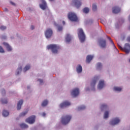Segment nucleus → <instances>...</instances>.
<instances>
[{
  "instance_id": "nucleus-48",
  "label": "nucleus",
  "mask_w": 130,
  "mask_h": 130,
  "mask_svg": "<svg viewBox=\"0 0 130 130\" xmlns=\"http://www.w3.org/2000/svg\"><path fill=\"white\" fill-rule=\"evenodd\" d=\"M2 38H3V39H6V38H7V37H2Z\"/></svg>"
},
{
  "instance_id": "nucleus-26",
  "label": "nucleus",
  "mask_w": 130,
  "mask_h": 130,
  "mask_svg": "<svg viewBox=\"0 0 130 130\" xmlns=\"http://www.w3.org/2000/svg\"><path fill=\"white\" fill-rule=\"evenodd\" d=\"M28 70H30V65H26V66L24 67V69H23V71H24V72H27V71H28Z\"/></svg>"
},
{
  "instance_id": "nucleus-5",
  "label": "nucleus",
  "mask_w": 130,
  "mask_h": 130,
  "mask_svg": "<svg viewBox=\"0 0 130 130\" xmlns=\"http://www.w3.org/2000/svg\"><path fill=\"white\" fill-rule=\"evenodd\" d=\"M72 4L77 9H79L82 6V2L79 0H72Z\"/></svg>"
},
{
  "instance_id": "nucleus-20",
  "label": "nucleus",
  "mask_w": 130,
  "mask_h": 130,
  "mask_svg": "<svg viewBox=\"0 0 130 130\" xmlns=\"http://www.w3.org/2000/svg\"><path fill=\"white\" fill-rule=\"evenodd\" d=\"M107 38H108V39H109V40L110 41L111 43L112 44L114 48H115V49L117 51H118V50H117V49H116V47H115V45H114V43H113V41H112V40H111V38H110V37H107Z\"/></svg>"
},
{
  "instance_id": "nucleus-34",
  "label": "nucleus",
  "mask_w": 130,
  "mask_h": 130,
  "mask_svg": "<svg viewBox=\"0 0 130 130\" xmlns=\"http://www.w3.org/2000/svg\"><path fill=\"white\" fill-rule=\"evenodd\" d=\"M20 72H22V67H20L18 69L16 75H19L20 74Z\"/></svg>"
},
{
  "instance_id": "nucleus-3",
  "label": "nucleus",
  "mask_w": 130,
  "mask_h": 130,
  "mask_svg": "<svg viewBox=\"0 0 130 130\" xmlns=\"http://www.w3.org/2000/svg\"><path fill=\"white\" fill-rule=\"evenodd\" d=\"M47 48L51 49L53 53H57V51H58V49H59L60 47L59 46H57V45L51 44L47 46Z\"/></svg>"
},
{
  "instance_id": "nucleus-27",
  "label": "nucleus",
  "mask_w": 130,
  "mask_h": 130,
  "mask_svg": "<svg viewBox=\"0 0 130 130\" xmlns=\"http://www.w3.org/2000/svg\"><path fill=\"white\" fill-rule=\"evenodd\" d=\"M89 8L87 7L84 8L83 10V12H84L85 14H88V13H89Z\"/></svg>"
},
{
  "instance_id": "nucleus-25",
  "label": "nucleus",
  "mask_w": 130,
  "mask_h": 130,
  "mask_svg": "<svg viewBox=\"0 0 130 130\" xmlns=\"http://www.w3.org/2000/svg\"><path fill=\"white\" fill-rule=\"evenodd\" d=\"M9 113L8 111L4 110L3 112V116H5L6 117V116H8L9 115Z\"/></svg>"
},
{
  "instance_id": "nucleus-40",
  "label": "nucleus",
  "mask_w": 130,
  "mask_h": 130,
  "mask_svg": "<svg viewBox=\"0 0 130 130\" xmlns=\"http://www.w3.org/2000/svg\"><path fill=\"white\" fill-rule=\"evenodd\" d=\"M118 48H119V49H121V50H122L123 48L121 46H120V45H119V44H118Z\"/></svg>"
},
{
  "instance_id": "nucleus-39",
  "label": "nucleus",
  "mask_w": 130,
  "mask_h": 130,
  "mask_svg": "<svg viewBox=\"0 0 130 130\" xmlns=\"http://www.w3.org/2000/svg\"><path fill=\"white\" fill-rule=\"evenodd\" d=\"M58 31H62V26H58Z\"/></svg>"
},
{
  "instance_id": "nucleus-2",
  "label": "nucleus",
  "mask_w": 130,
  "mask_h": 130,
  "mask_svg": "<svg viewBox=\"0 0 130 130\" xmlns=\"http://www.w3.org/2000/svg\"><path fill=\"white\" fill-rule=\"evenodd\" d=\"M68 18L72 22H78V17L74 12H69L68 14Z\"/></svg>"
},
{
  "instance_id": "nucleus-15",
  "label": "nucleus",
  "mask_w": 130,
  "mask_h": 130,
  "mask_svg": "<svg viewBox=\"0 0 130 130\" xmlns=\"http://www.w3.org/2000/svg\"><path fill=\"white\" fill-rule=\"evenodd\" d=\"M92 59H93V56L91 55H88L86 57V62L87 63H90V62Z\"/></svg>"
},
{
  "instance_id": "nucleus-37",
  "label": "nucleus",
  "mask_w": 130,
  "mask_h": 130,
  "mask_svg": "<svg viewBox=\"0 0 130 130\" xmlns=\"http://www.w3.org/2000/svg\"><path fill=\"white\" fill-rule=\"evenodd\" d=\"M0 52L1 53H4L5 52V50H4V48H3V47L1 46H0Z\"/></svg>"
},
{
  "instance_id": "nucleus-17",
  "label": "nucleus",
  "mask_w": 130,
  "mask_h": 130,
  "mask_svg": "<svg viewBox=\"0 0 130 130\" xmlns=\"http://www.w3.org/2000/svg\"><path fill=\"white\" fill-rule=\"evenodd\" d=\"M23 102L24 101L22 100L19 101L17 104V110H20L21 109V106L23 105Z\"/></svg>"
},
{
  "instance_id": "nucleus-10",
  "label": "nucleus",
  "mask_w": 130,
  "mask_h": 130,
  "mask_svg": "<svg viewBox=\"0 0 130 130\" xmlns=\"http://www.w3.org/2000/svg\"><path fill=\"white\" fill-rule=\"evenodd\" d=\"M79 93L80 91L79 90V88H75L71 92V95H72V96L74 97H77V96L79 95Z\"/></svg>"
},
{
  "instance_id": "nucleus-24",
  "label": "nucleus",
  "mask_w": 130,
  "mask_h": 130,
  "mask_svg": "<svg viewBox=\"0 0 130 130\" xmlns=\"http://www.w3.org/2000/svg\"><path fill=\"white\" fill-rule=\"evenodd\" d=\"M48 104V101L47 100H45L43 102V103H42V106L43 107H44V106H46V105H47Z\"/></svg>"
},
{
  "instance_id": "nucleus-4",
  "label": "nucleus",
  "mask_w": 130,
  "mask_h": 130,
  "mask_svg": "<svg viewBox=\"0 0 130 130\" xmlns=\"http://www.w3.org/2000/svg\"><path fill=\"white\" fill-rule=\"evenodd\" d=\"M78 37L81 42H84L85 41V39H86V37L85 36V34L84 33V31L82 28L78 29Z\"/></svg>"
},
{
  "instance_id": "nucleus-50",
  "label": "nucleus",
  "mask_w": 130,
  "mask_h": 130,
  "mask_svg": "<svg viewBox=\"0 0 130 130\" xmlns=\"http://www.w3.org/2000/svg\"><path fill=\"white\" fill-rule=\"evenodd\" d=\"M50 2H53L54 0H49Z\"/></svg>"
},
{
  "instance_id": "nucleus-32",
  "label": "nucleus",
  "mask_w": 130,
  "mask_h": 130,
  "mask_svg": "<svg viewBox=\"0 0 130 130\" xmlns=\"http://www.w3.org/2000/svg\"><path fill=\"white\" fill-rule=\"evenodd\" d=\"M96 80H94L92 81V82L91 83V87H94L95 85H96Z\"/></svg>"
},
{
  "instance_id": "nucleus-35",
  "label": "nucleus",
  "mask_w": 130,
  "mask_h": 130,
  "mask_svg": "<svg viewBox=\"0 0 130 130\" xmlns=\"http://www.w3.org/2000/svg\"><path fill=\"white\" fill-rule=\"evenodd\" d=\"M102 68V64L100 62L97 63V69H101Z\"/></svg>"
},
{
  "instance_id": "nucleus-22",
  "label": "nucleus",
  "mask_w": 130,
  "mask_h": 130,
  "mask_svg": "<svg viewBox=\"0 0 130 130\" xmlns=\"http://www.w3.org/2000/svg\"><path fill=\"white\" fill-rule=\"evenodd\" d=\"M20 127H21V128H28V125H27L25 123L20 124Z\"/></svg>"
},
{
  "instance_id": "nucleus-38",
  "label": "nucleus",
  "mask_w": 130,
  "mask_h": 130,
  "mask_svg": "<svg viewBox=\"0 0 130 130\" xmlns=\"http://www.w3.org/2000/svg\"><path fill=\"white\" fill-rule=\"evenodd\" d=\"M0 29H1V30H6V29H7V27H6L5 26H1L0 27Z\"/></svg>"
},
{
  "instance_id": "nucleus-13",
  "label": "nucleus",
  "mask_w": 130,
  "mask_h": 130,
  "mask_svg": "<svg viewBox=\"0 0 130 130\" xmlns=\"http://www.w3.org/2000/svg\"><path fill=\"white\" fill-rule=\"evenodd\" d=\"M112 12L113 14H118L120 12V8L118 7H114L113 8Z\"/></svg>"
},
{
  "instance_id": "nucleus-18",
  "label": "nucleus",
  "mask_w": 130,
  "mask_h": 130,
  "mask_svg": "<svg viewBox=\"0 0 130 130\" xmlns=\"http://www.w3.org/2000/svg\"><path fill=\"white\" fill-rule=\"evenodd\" d=\"M104 86V81H100L98 85V89H101Z\"/></svg>"
},
{
  "instance_id": "nucleus-43",
  "label": "nucleus",
  "mask_w": 130,
  "mask_h": 130,
  "mask_svg": "<svg viewBox=\"0 0 130 130\" xmlns=\"http://www.w3.org/2000/svg\"><path fill=\"white\" fill-rule=\"evenodd\" d=\"M30 28H31V30H34V26L31 25V27H30Z\"/></svg>"
},
{
  "instance_id": "nucleus-6",
  "label": "nucleus",
  "mask_w": 130,
  "mask_h": 130,
  "mask_svg": "<svg viewBox=\"0 0 130 130\" xmlns=\"http://www.w3.org/2000/svg\"><path fill=\"white\" fill-rule=\"evenodd\" d=\"M53 31L50 28H48L46 30L45 32V35L46 38H50L52 36Z\"/></svg>"
},
{
  "instance_id": "nucleus-30",
  "label": "nucleus",
  "mask_w": 130,
  "mask_h": 130,
  "mask_svg": "<svg viewBox=\"0 0 130 130\" xmlns=\"http://www.w3.org/2000/svg\"><path fill=\"white\" fill-rule=\"evenodd\" d=\"M1 102L2 104H7L8 103V100L6 99H1Z\"/></svg>"
},
{
  "instance_id": "nucleus-33",
  "label": "nucleus",
  "mask_w": 130,
  "mask_h": 130,
  "mask_svg": "<svg viewBox=\"0 0 130 130\" xmlns=\"http://www.w3.org/2000/svg\"><path fill=\"white\" fill-rule=\"evenodd\" d=\"M107 108V106L106 104H103L101 106V109L102 110H103V109H106Z\"/></svg>"
},
{
  "instance_id": "nucleus-21",
  "label": "nucleus",
  "mask_w": 130,
  "mask_h": 130,
  "mask_svg": "<svg viewBox=\"0 0 130 130\" xmlns=\"http://www.w3.org/2000/svg\"><path fill=\"white\" fill-rule=\"evenodd\" d=\"M66 40V42H70L71 41V40H72L71 36L69 34L67 35Z\"/></svg>"
},
{
  "instance_id": "nucleus-44",
  "label": "nucleus",
  "mask_w": 130,
  "mask_h": 130,
  "mask_svg": "<svg viewBox=\"0 0 130 130\" xmlns=\"http://www.w3.org/2000/svg\"><path fill=\"white\" fill-rule=\"evenodd\" d=\"M42 115L43 116H45V115H46V114L45 113H43Z\"/></svg>"
},
{
  "instance_id": "nucleus-47",
  "label": "nucleus",
  "mask_w": 130,
  "mask_h": 130,
  "mask_svg": "<svg viewBox=\"0 0 130 130\" xmlns=\"http://www.w3.org/2000/svg\"><path fill=\"white\" fill-rule=\"evenodd\" d=\"M62 24H63V25H66V22L62 21Z\"/></svg>"
},
{
  "instance_id": "nucleus-51",
  "label": "nucleus",
  "mask_w": 130,
  "mask_h": 130,
  "mask_svg": "<svg viewBox=\"0 0 130 130\" xmlns=\"http://www.w3.org/2000/svg\"><path fill=\"white\" fill-rule=\"evenodd\" d=\"M30 87L29 86H27V89H29Z\"/></svg>"
},
{
  "instance_id": "nucleus-7",
  "label": "nucleus",
  "mask_w": 130,
  "mask_h": 130,
  "mask_svg": "<svg viewBox=\"0 0 130 130\" xmlns=\"http://www.w3.org/2000/svg\"><path fill=\"white\" fill-rule=\"evenodd\" d=\"M35 116H32L29 117L28 118L26 119L25 120V121L26 122H28V123H30V124H32L35 122Z\"/></svg>"
},
{
  "instance_id": "nucleus-11",
  "label": "nucleus",
  "mask_w": 130,
  "mask_h": 130,
  "mask_svg": "<svg viewBox=\"0 0 130 130\" xmlns=\"http://www.w3.org/2000/svg\"><path fill=\"white\" fill-rule=\"evenodd\" d=\"M70 105H71V103L68 101H65L60 104V108H64V107H67V106H70Z\"/></svg>"
},
{
  "instance_id": "nucleus-46",
  "label": "nucleus",
  "mask_w": 130,
  "mask_h": 130,
  "mask_svg": "<svg viewBox=\"0 0 130 130\" xmlns=\"http://www.w3.org/2000/svg\"><path fill=\"white\" fill-rule=\"evenodd\" d=\"M11 5H13V6H15V3L13 2H11Z\"/></svg>"
},
{
  "instance_id": "nucleus-9",
  "label": "nucleus",
  "mask_w": 130,
  "mask_h": 130,
  "mask_svg": "<svg viewBox=\"0 0 130 130\" xmlns=\"http://www.w3.org/2000/svg\"><path fill=\"white\" fill-rule=\"evenodd\" d=\"M120 121V120L118 118H115L113 119L110 122V124L111 125H115V124H117Z\"/></svg>"
},
{
  "instance_id": "nucleus-42",
  "label": "nucleus",
  "mask_w": 130,
  "mask_h": 130,
  "mask_svg": "<svg viewBox=\"0 0 130 130\" xmlns=\"http://www.w3.org/2000/svg\"><path fill=\"white\" fill-rule=\"evenodd\" d=\"M2 94H6V90L5 89H3L2 91Z\"/></svg>"
},
{
  "instance_id": "nucleus-19",
  "label": "nucleus",
  "mask_w": 130,
  "mask_h": 130,
  "mask_svg": "<svg viewBox=\"0 0 130 130\" xmlns=\"http://www.w3.org/2000/svg\"><path fill=\"white\" fill-rule=\"evenodd\" d=\"M76 70H77V72L78 74H80V73L83 71V68H82V66L81 65H79L77 67Z\"/></svg>"
},
{
  "instance_id": "nucleus-41",
  "label": "nucleus",
  "mask_w": 130,
  "mask_h": 130,
  "mask_svg": "<svg viewBox=\"0 0 130 130\" xmlns=\"http://www.w3.org/2000/svg\"><path fill=\"white\" fill-rule=\"evenodd\" d=\"M38 81L40 82V84H42V83H43V80L42 79H38Z\"/></svg>"
},
{
  "instance_id": "nucleus-23",
  "label": "nucleus",
  "mask_w": 130,
  "mask_h": 130,
  "mask_svg": "<svg viewBox=\"0 0 130 130\" xmlns=\"http://www.w3.org/2000/svg\"><path fill=\"white\" fill-rule=\"evenodd\" d=\"M114 91H116L117 92H120L121 90H122V88L121 87H114Z\"/></svg>"
},
{
  "instance_id": "nucleus-29",
  "label": "nucleus",
  "mask_w": 130,
  "mask_h": 130,
  "mask_svg": "<svg viewBox=\"0 0 130 130\" xmlns=\"http://www.w3.org/2000/svg\"><path fill=\"white\" fill-rule=\"evenodd\" d=\"M92 11H93V12L97 11V5H95V4L92 5Z\"/></svg>"
},
{
  "instance_id": "nucleus-31",
  "label": "nucleus",
  "mask_w": 130,
  "mask_h": 130,
  "mask_svg": "<svg viewBox=\"0 0 130 130\" xmlns=\"http://www.w3.org/2000/svg\"><path fill=\"white\" fill-rule=\"evenodd\" d=\"M86 109V107L85 106H81L78 107V110H84V109Z\"/></svg>"
},
{
  "instance_id": "nucleus-36",
  "label": "nucleus",
  "mask_w": 130,
  "mask_h": 130,
  "mask_svg": "<svg viewBox=\"0 0 130 130\" xmlns=\"http://www.w3.org/2000/svg\"><path fill=\"white\" fill-rule=\"evenodd\" d=\"M26 113H28V111L22 112L20 114V116H25Z\"/></svg>"
},
{
  "instance_id": "nucleus-45",
  "label": "nucleus",
  "mask_w": 130,
  "mask_h": 130,
  "mask_svg": "<svg viewBox=\"0 0 130 130\" xmlns=\"http://www.w3.org/2000/svg\"><path fill=\"white\" fill-rule=\"evenodd\" d=\"M4 11H5V12H7L8 9L7 8H4Z\"/></svg>"
},
{
  "instance_id": "nucleus-1",
  "label": "nucleus",
  "mask_w": 130,
  "mask_h": 130,
  "mask_svg": "<svg viewBox=\"0 0 130 130\" xmlns=\"http://www.w3.org/2000/svg\"><path fill=\"white\" fill-rule=\"evenodd\" d=\"M71 119H72V116L69 115L63 116L61 117V122L62 124L66 125V124H68L71 121Z\"/></svg>"
},
{
  "instance_id": "nucleus-12",
  "label": "nucleus",
  "mask_w": 130,
  "mask_h": 130,
  "mask_svg": "<svg viewBox=\"0 0 130 130\" xmlns=\"http://www.w3.org/2000/svg\"><path fill=\"white\" fill-rule=\"evenodd\" d=\"M42 4L40 5V7L42 10H45L47 8V4H46V2L45 1L43 0L42 2Z\"/></svg>"
},
{
  "instance_id": "nucleus-49",
  "label": "nucleus",
  "mask_w": 130,
  "mask_h": 130,
  "mask_svg": "<svg viewBox=\"0 0 130 130\" xmlns=\"http://www.w3.org/2000/svg\"><path fill=\"white\" fill-rule=\"evenodd\" d=\"M54 25L55 26H57V25L56 24V23L55 22L54 23Z\"/></svg>"
},
{
  "instance_id": "nucleus-28",
  "label": "nucleus",
  "mask_w": 130,
  "mask_h": 130,
  "mask_svg": "<svg viewBox=\"0 0 130 130\" xmlns=\"http://www.w3.org/2000/svg\"><path fill=\"white\" fill-rule=\"evenodd\" d=\"M109 115V112H108V111H106L105 112L104 118H108Z\"/></svg>"
},
{
  "instance_id": "nucleus-16",
  "label": "nucleus",
  "mask_w": 130,
  "mask_h": 130,
  "mask_svg": "<svg viewBox=\"0 0 130 130\" xmlns=\"http://www.w3.org/2000/svg\"><path fill=\"white\" fill-rule=\"evenodd\" d=\"M3 44L5 45V46H6L8 51H12V47H11V46L9 45V44L4 42L3 43Z\"/></svg>"
},
{
  "instance_id": "nucleus-14",
  "label": "nucleus",
  "mask_w": 130,
  "mask_h": 130,
  "mask_svg": "<svg viewBox=\"0 0 130 130\" xmlns=\"http://www.w3.org/2000/svg\"><path fill=\"white\" fill-rule=\"evenodd\" d=\"M100 43L101 44V47H102L103 48H105V47H106V40H101L100 41Z\"/></svg>"
},
{
  "instance_id": "nucleus-8",
  "label": "nucleus",
  "mask_w": 130,
  "mask_h": 130,
  "mask_svg": "<svg viewBox=\"0 0 130 130\" xmlns=\"http://www.w3.org/2000/svg\"><path fill=\"white\" fill-rule=\"evenodd\" d=\"M122 50L123 51H124L126 53H129L130 45L128 43L125 44L124 46L122 49Z\"/></svg>"
}]
</instances>
